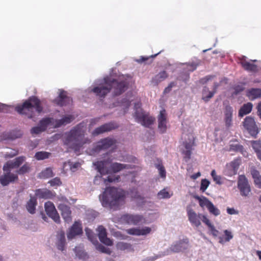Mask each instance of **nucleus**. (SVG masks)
Segmentation results:
<instances>
[{
    "instance_id": "1",
    "label": "nucleus",
    "mask_w": 261,
    "mask_h": 261,
    "mask_svg": "<svg viewBox=\"0 0 261 261\" xmlns=\"http://www.w3.org/2000/svg\"><path fill=\"white\" fill-rule=\"evenodd\" d=\"M104 83L95 87L92 90L96 96L105 97L111 89L113 90V95L118 96L123 93L128 88V83L126 79L118 80L107 77L103 79Z\"/></svg>"
},
{
    "instance_id": "2",
    "label": "nucleus",
    "mask_w": 261,
    "mask_h": 261,
    "mask_svg": "<svg viewBox=\"0 0 261 261\" xmlns=\"http://www.w3.org/2000/svg\"><path fill=\"white\" fill-rule=\"evenodd\" d=\"M126 198V192L124 190L114 187L108 188L101 197L100 196L101 204L104 207H109L117 210L123 205Z\"/></svg>"
},
{
    "instance_id": "3",
    "label": "nucleus",
    "mask_w": 261,
    "mask_h": 261,
    "mask_svg": "<svg viewBox=\"0 0 261 261\" xmlns=\"http://www.w3.org/2000/svg\"><path fill=\"white\" fill-rule=\"evenodd\" d=\"M85 133L83 126L77 125L66 133L64 144L75 151H79L84 144L90 142L89 139L85 138Z\"/></svg>"
},
{
    "instance_id": "4",
    "label": "nucleus",
    "mask_w": 261,
    "mask_h": 261,
    "mask_svg": "<svg viewBox=\"0 0 261 261\" xmlns=\"http://www.w3.org/2000/svg\"><path fill=\"white\" fill-rule=\"evenodd\" d=\"M43 109L40 100L35 96L30 97L22 105L17 106L15 109L18 113L25 115L29 118L34 117L35 111L40 114Z\"/></svg>"
},
{
    "instance_id": "5",
    "label": "nucleus",
    "mask_w": 261,
    "mask_h": 261,
    "mask_svg": "<svg viewBox=\"0 0 261 261\" xmlns=\"http://www.w3.org/2000/svg\"><path fill=\"white\" fill-rule=\"evenodd\" d=\"M106 161H97L93 163L94 166H95L96 169L100 174V176H95L94 179L95 183L96 182V178H101L102 175L111 173H117L123 169L130 168V166L129 165L115 162L111 164L110 168L109 169L106 166Z\"/></svg>"
},
{
    "instance_id": "6",
    "label": "nucleus",
    "mask_w": 261,
    "mask_h": 261,
    "mask_svg": "<svg viewBox=\"0 0 261 261\" xmlns=\"http://www.w3.org/2000/svg\"><path fill=\"white\" fill-rule=\"evenodd\" d=\"M134 117L138 122L145 127H149L155 121V118L143 111L135 112Z\"/></svg>"
},
{
    "instance_id": "7",
    "label": "nucleus",
    "mask_w": 261,
    "mask_h": 261,
    "mask_svg": "<svg viewBox=\"0 0 261 261\" xmlns=\"http://www.w3.org/2000/svg\"><path fill=\"white\" fill-rule=\"evenodd\" d=\"M122 222L128 224L138 225L145 223V220L143 216L126 214L121 217Z\"/></svg>"
},
{
    "instance_id": "8",
    "label": "nucleus",
    "mask_w": 261,
    "mask_h": 261,
    "mask_svg": "<svg viewBox=\"0 0 261 261\" xmlns=\"http://www.w3.org/2000/svg\"><path fill=\"white\" fill-rule=\"evenodd\" d=\"M238 187L242 196H247L249 195L251 192L250 186L247 178L244 175L239 176Z\"/></svg>"
},
{
    "instance_id": "9",
    "label": "nucleus",
    "mask_w": 261,
    "mask_h": 261,
    "mask_svg": "<svg viewBox=\"0 0 261 261\" xmlns=\"http://www.w3.org/2000/svg\"><path fill=\"white\" fill-rule=\"evenodd\" d=\"M244 127L253 137H256L258 133V129L253 118L248 116L243 122Z\"/></svg>"
},
{
    "instance_id": "10",
    "label": "nucleus",
    "mask_w": 261,
    "mask_h": 261,
    "mask_svg": "<svg viewBox=\"0 0 261 261\" xmlns=\"http://www.w3.org/2000/svg\"><path fill=\"white\" fill-rule=\"evenodd\" d=\"M227 84V79H224L220 81V83H215L212 91H210L209 89L207 87L205 86L203 87L202 92V99L205 102L208 101L211 98H212L214 94L216 92L218 88L223 83Z\"/></svg>"
},
{
    "instance_id": "11",
    "label": "nucleus",
    "mask_w": 261,
    "mask_h": 261,
    "mask_svg": "<svg viewBox=\"0 0 261 261\" xmlns=\"http://www.w3.org/2000/svg\"><path fill=\"white\" fill-rule=\"evenodd\" d=\"M45 211L47 215L51 218L56 223H60V218L54 203L51 201H47L44 204Z\"/></svg>"
},
{
    "instance_id": "12",
    "label": "nucleus",
    "mask_w": 261,
    "mask_h": 261,
    "mask_svg": "<svg viewBox=\"0 0 261 261\" xmlns=\"http://www.w3.org/2000/svg\"><path fill=\"white\" fill-rule=\"evenodd\" d=\"M188 140L189 142H184L183 144L186 150L182 151V153L184 155V158L186 162L191 159L193 147L195 145V139L191 135H188Z\"/></svg>"
},
{
    "instance_id": "13",
    "label": "nucleus",
    "mask_w": 261,
    "mask_h": 261,
    "mask_svg": "<svg viewBox=\"0 0 261 261\" xmlns=\"http://www.w3.org/2000/svg\"><path fill=\"white\" fill-rule=\"evenodd\" d=\"M116 143L115 139L106 138L101 139L98 142L94 148V151L95 152L99 151L101 150L107 149L112 146L114 145Z\"/></svg>"
},
{
    "instance_id": "14",
    "label": "nucleus",
    "mask_w": 261,
    "mask_h": 261,
    "mask_svg": "<svg viewBox=\"0 0 261 261\" xmlns=\"http://www.w3.org/2000/svg\"><path fill=\"white\" fill-rule=\"evenodd\" d=\"M118 127V125L114 122L105 123L96 128L92 133L93 136H97L105 132H109Z\"/></svg>"
},
{
    "instance_id": "15",
    "label": "nucleus",
    "mask_w": 261,
    "mask_h": 261,
    "mask_svg": "<svg viewBox=\"0 0 261 261\" xmlns=\"http://www.w3.org/2000/svg\"><path fill=\"white\" fill-rule=\"evenodd\" d=\"M187 215L190 223L195 226L198 227L201 225L200 219L202 221V214L197 215V214L191 208H187Z\"/></svg>"
},
{
    "instance_id": "16",
    "label": "nucleus",
    "mask_w": 261,
    "mask_h": 261,
    "mask_svg": "<svg viewBox=\"0 0 261 261\" xmlns=\"http://www.w3.org/2000/svg\"><path fill=\"white\" fill-rule=\"evenodd\" d=\"M54 101L58 106H65L72 102V98L67 95L66 91L61 90L59 96Z\"/></svg>"
},
{
    "instance_id": "17",
    "label": "nucleus",
    "mask_w": 261,
    "mask_h": 261,
    "mask_svg": "<svg viewBox=\"0 0 261 261\" xmlns=\"http://www.w3.org/2000/svg\"><path fill=\"white\" fill-rule=\"evenodd\" d=\"M98 232V235L100 241L107 246L113 245V241L107 237L106 229L103 226H99L97 229Z\"/></svg>"
},
{
    "instance_id": "18",
    "label": "nucleus",
    "mask_w": 261,
    "mask_h": 261,
    "mask_svg": "<svg viewBox=\"0 0 261 261\" xmlns=\"http://www.w3.org/2000/svg\"><path fill=\"white\" fill-rule=\"evenodd\" d=\"M158 128L161 133H164L167 129V114L165 109L161 110L158 117Z\"/></svg>"
},
{
    "instance_id": "19",
    "label": "nucleus",
    "mask_w": 261,
    "mask_h": 261,
    "mask_svg": "<svg viewBox=\"0 0 261 261\" xmlns=\"http://www.w3.org/2000/svg\"><path fill=\"white\" fill-rule=\"evenodd\" d=\"M58 207L60 211L61 215L64 221L67 223L71 222L72 218L71 211L70 207L64 203H60Z\"/></svg>"
},
{
    "instance_id": "20",
    "label": "nucleus",
    "mask_w": 261,
    "mask_h": 261,
    "mask_svg": "<svg viewBox=\"0 0 261 261\" xmlns=\"http://www.w3.org/2000/svg\"><path fill=\"white\" fill-rule=\"evenodd\" d=\"M189 245V239L187 238L179 240L175 244L172 245L170 249L174 252H179L184 250L187 249Z\"/></svg>"
},
{
    "instance_id": "21",
    "label": "nucleus",
    "mask_w": 261,
    "mask_h": 261,
    "mask_svg": "<svg viewBox=\"0 0 261 261\" xmlns=\"http://www.w3.org/2000/svg\"><path fill=\"white\" fill-rule=\"evenodd\" d=\"M6 172V173L0 176V182L3 186H7L10 182L18 179V176L16 174L11 173L10 172Z\"/></svg>"
},
{
    "instance_id": "22",
    "label": "nucleus",
    "mask_w": 261,
    "mask_h": 261,
    "mask_svg": "<svg viewBox=\"0 0 261 261\" xmlns=\"http://www.w3.org/2000/svg\"><path fill=\"white\" fill-rule=\"evenodd\" d=\"M22 133L20 130H13L8 132H4L2 134V139L4 140H13L20 138Z\"/></svg>"
},
{
    "instance_id": "23",
    "label": "nucleus",
    "mask_w": 261,
    "mask_h": 261,
    "mask_svg": "<svg viewBox=\"0 0 261 261\" xmlns=\"http://www.w3.org/2000/svg\"><path fill=\"white\" fill-rule=\"evenodd\" d=\"M82 232L81 224L77 222H75L67 233V238L69 240L72 239L75 236L81 234Z\"/></svg>"
},
{
    "instance_id": "24",
    "label": "nucleus",
    "mask_w": 261,
    "mask_h": 261,
    "mask_svg": "<svg viewBox=\"0 0 261 261\" xmlns=\"http://www.w3.org/2000/svg\"><path fill=\"white\" fill-rule=\"evenodd\" d=\"M250 172L253 179L254 185L256 187L261 189V175L254 166L250 167Z\"/></svg>"
},
{
    "instance_id": "25",
    "label": "nucleus",
    "mask_w": 261,
    "mask_h": 261,
    "mask_svg": "<svg viewBox=\"0 0 261 261\" xmlns=\"http://www.w3.org/2000/svg\"><path fill=\"white\" fill-rule=\"evenodd\" d=\"M35 195L39 199H51L54 196V194L46 189H37L35 191Z\"/></svg>"
},
{
    "instance_id": "26",
    "label": "nucleus",
    "mask_w": 261,
    "mask_h": 261,
    "mask_svg": "<svg viewBox=\"0 0 261 261\" xmlns=\"http://www.w3.org/2000/svg\"><path fill=\"white\" fill-rule=\"evenodd\" d=\"M74 119L72 115H68L62 117L61 119L55 120L54 122V126L55 128L60 127L62 125H65L70 123Z\"/></svg>"
},
{
    "instance_id": "27",
    "label": "nucleus",
    "mask_w": 261,
    "mask_h": 261,
    "mask_svg": "<svg viewBox=\"0 0 261 261\" xmlns=\"http://www.w3.org/2000/svg\"><path fill=\"white\" fill-rule=\"evenodd\" d=\"M246 96L251 100L261 97V89L251 88L246 91Z\"/></svg>"
},
{
    "instance_id": "28",
    "label": "nucleus",
    "mask_w": 261,
    "mask_h": 261,
    "mask_svg": "<svg viewBox=\"0 0 261 261\" xmlns=\"http://www.w3.org/2000/svg\"><path fill=\"white\" fill-rule=\"evenodd\" d=\"M230 150L239 152L245 158L248 156V152L244 147L239 143H231L229 144V151Z\"/></svg>"
},
{
    "instance_id": "29",
    "label": "nucleus",
    "mask_w": 261,
    "mask_h": 261,
    "mask_svg": "<svg viewBox=\"0 0 261 261\" xmlns=\"http://www.w3.org/2000/svg\"><path fill=\"white\" fill-rule=\"evenodd\" d=\"M89 239L91 240V242L95 245L96 249L99 251L100 252L102 253H105L107 254H111L112 251L109 248H106L104 246L102 245L101 244H99L97 240H94L93 239L90 237V236L88 235Z\"/></svg>"
},
{
    "instance_id": "30",
    "label": "nucleus",
    "mask_w": 261,
    "mask_h": 261,
    "mask_svg": "<svg viewBox=\"0 0 261 261\" xmlns=\"http://www.w3.org/2000/svg\"><path fill=\"white\" fill-rule=\"evenodd\" d=\"M202 222L207 226L213 236L217 237L219 235V231L215 229L214 226L206 216H202Z\"/></svg>"
},
{
    "instance_id": "31",
    "label": "nucleus",
    "mask_w": 261,
    "mask_h": 261,
    "mask_svg": "<svg viewBox=\"0 0 261 261\" xmlns=\"http://www.w3.org/2000/svg\"><path fill=\"white\" fill-rule=\"evenodd\" d=\"M37 204V199L35 197L31 196L30 200L27 203L26 208L28 211L31 214L35 213L36 206Z\"/></svg>"
},
{
    "instance_id": "32",
    "label": "nucleus",
    "mask_w": 261,
    "mask_h": 261,
    "mask_svg": "<svg viewBox=\"0 0 261 261\" xmlns=\"http://www.w3.org/2000/svg\"><path fill=\"white\" fill-rule=\"evenodd\" d=\"M240 64L243 68L248 71L256 72L257 71V66L255 64L251 63L245 60H242Z\"/></svg>"
},
{
    "instance_id": "33",
    "label": "nucleus",
    "mask_w": 261,
    "mask_h": 261,
    "mask_svg": "<svg viewBox=\"0 0 261 261\" xmlns=\"http://www.w3.org/2000/svg\"><path fill=\"white\" fill-rule=\"evenodd\" d=\"M168 76V73L165 71H162L152 79L151 82L154 85H157L159 83L167 78Z\"/></svg>"
},
{
    "instance_id": "34",
    "label": "nucleus",
    "mask_w": 261,
    "mask_h": 261,
    "mask_svg": "<svg viewBox=\"0 0 261 261\" xmlns=\"http://www.w3.org/2000/svg\"><path fill=\"white\" fill-rule=\"evenodd\" d=\"M253 108V105L251 102L244 104L240 109L239 115L240 117L247 115L251 112Z\"/></svg>"
},
{
    "instance_id": "35",
    "label": "nucleus",
    "mask_w": 261,
    "mask_h": 261,
    "mask_svg": "<svg viewBox=\"0 0 261 261\" xmlns=\"http://www.w3.org/2000/svg\"><path fill=\"white\" fill-rule=\"evenodd\" d=\"M57 248L59 250L63 251L65 245V238L64 231H60L58 234Z\"/></svg>"
},
{
    "instance_id": "36",
    "label": "nucleus",
    "mask_w": 261,
    "mask_h": 261,
    "mask_svg": "<svg viewBox=\"0 0 261 261\" xmlns=\"http://www.w3.org/2000/svg\"><path fill=\"white\" fill-rule=\"evenodd\" d=\"M242 163V159L241 158H237L233 160L230 163V166L232 170V174H236L238 170Z\"/></svg>"
},
{
    "instance_id": "37",
    "label": "nucleus",
    "mask_w": 261,
    "mask_h": 261,
    "mask_svg": "<svg viewBox=\"0 0 261 261\" xmlns=\"http://www.w3.org/2000/svg\"><path fill=\"white\" fill-rule=\"evenodd\" d=\"M194 198L198 200L199 205L202 207L206 206L207 208L212 203L205 197H200L199 196H195Z\"/></svg>"
},
{
    "instance_id": "38",
    "label": "nucleus",
    "mask_w": 261,
    "mask_h": 261,
    "mask_svg": "<svg viewBox=\"0 0 261 261\" xmlns=\"http://www.w3.org/2000/svg\"><path fill=\"white\" fill-rule=\"evenodd\" d=\"M54 176L52 169L50 168H46L39 174V177L41 178H48Z\"/></svg>"
},
{
    "instance_id": "39",
    "label": "nucleus",
    "mask_w": 261,
    "mask_h": 261,
    "mask_svg": "<svg viewBox=\"0 0 261 261\" xmlns=\"http://www.w3.org/2000/svg\"><path fill=\"white\" fill-rule=\"evenodd\" d=\"M52 118H45L41 120L39 122V125L41 128L42 130L45 131L47 126L51 123Z\"/></svg>"
},
{
    "instance_id": "40",
    "label": "nucleus",
    "mask_w": 261,
    "mask_h": 261,
    "mask_svg": "<svg viewBox=\"0 0 261 261\" xmlns=\"http://www.w3.org/2000/svg\"><path fill=\"white\" fill-rule=\"evenodd\" d=\"M18 166L16 165L14 161H11L7 162L3 167V170L5 172H10V169L18 168Z\"/></svg>"
},
{
    "instance_id": "41",
    "label": "nucleus",
    "mask_w": 261,
    "mask_h": 261,
    "mask_svg": "<svg viewBox=\"0 0 261 261\" xmlns=\"http://www.w3.org/2000/svg\"><path fill=\"white\" fill-rule=\"evenodd\" d=\"M18 166L16 165L14 161H11L7 162L3 167V170L5 172H10V169L18 168Z\"/></svg>"
},
{
    "instance_id": "42",
    "label": "nucleus",
    "mask_w": 261,
    "mask_h": 261,
    "mask_svg": "<svg viewBox=\"0 0 261 261\" xmlns=\"http://www.w3.org/2000/svg\"><path fill=\"white\" fill-rule=\"evenodd\" d=\"M51 153L46 151H38L35 153V158L37 160H42L48 159Z\"/></svg>"
},
{
    "instance_id": "43",
    "label": "nucleus",
    "mask_w": 261,
    "mask_h": 261,
    "mask_svg": "<svg viewBox=\"0 0 261 261\" xmlns=\"http://www.w3.org/2000/svg\"><path fill=\"white\" fill-rule=\"evenodd\" d=\"M74 251L76 256L79 259H86L88 258V255L87 253L82 249H81L78 247H75L74 249Z\"/></svg>"
},
{
    "instance_id": "44",
    "label": "nucleus",
    "mask_w": 261,
    "mask_h": 261,
    "mask_svg": "<svg viewBox=\"0 0 261 261\" xmlns=\"http://www.w3.org/2000/svg\"><path fill=\"white\" fill-rule=\"evenodd\" d=\"M250 143L255 153L261 151V141H251Z\"/></svg>"
},
{
    "instance_id": "45",
    "label": "nucleus",
    "mask_w": 261,
    "mask_h": 261,
    "mask_svg": "<svg viewBox=\"0 0 261 261\" xmlns=\"http://www.w3.org/2000/svg\"><path fill=\"white\" fill-rule=\"evenodd\" d=\"M30 170V165L28 163H26L21 167H20L16 172L18 174L21 175L24 174L27 172H29Z\"/></svg>"
},
{
    "instance_id": "46",
    "label": "nucleus",
    "mask_w": 261,
    "mask_h": 261,
    "mask_svg": "<svg viewBox=\"0 0 261 261\" xmlns=\"http://www.w3.org/2000/svg\"><path fill=\"white\" fill-rule=\"evenodd\" d=\"M211 176H212L213 179L214 181L216 182V184L218 185L222 184L221 177L220 175H217L216 171L215 170H213L212 171Z\"/></svg>"
},
{
    "instance_id": "47",
    "label": "nucleus",
    "mask_w": 261,
    "mask_h": 261,
    "mask_svg": "<svg viewBox=\"0 0 261 261\" xmlns=\"http://www.w3.org/2000/svg\"><path fill=\"white\" fill-rule=\"evenodd\" d=\"M207 209L211 214L215 216H218L220 214L219 210L215 207L212 203L207 207Z\"/></svg>"
},
{
    "instance_id": "48",
    "label": "nucleus",
    "mask_w": 261,
    "mask_h": 261,
    "mask_svg": "<svg viewBox=\"0 0 261 261\" xmlns=\"http://www.w3.org/2000/svg\"><path fill=\"white\" fill-rule=\"evenodd\" d=\"M130 195L132 198L135 199H143V197L139 194L137 189H133L130 190Z\"/></svg>"
},
{
    "instance_id": "49",
    "label": "nucleus",
    "mask_w": 261,
    "mask_h": 261,
    "mask_svg": "<svg viewBox=\"0 0 261 261\" xmlns=\"http://www.w3.org/2000/svg\"><path fill=\"white\" fill-rule=\"evenodd\" d=\"M210 182L206 179H202L201 180L200 190L202 192H204L208 187Z\"/></svg>"
},
{
    "instance_id": "50",
    "label": "nucleus",
    "mask_w": 261,
    "mask_h": 261,
    "mask_svg": "<svg viewBox=\"0 0 261 261\" xmlns=\"http://www.w3.org/2000/svg\"><path fill=\"white\" fill-rule=\"evenodd\" d=\"M131 245L129 244L124 242H119L117 244V248L121 250L129 249Z\"/></svg>"
},
{
    "instance_id": "51",
    "label": "nucleus",
    "mask_w": 261,
    "mask_h": 261,
    "mask_svg": "<svg viewBox=\"0 0 261 261\" xmlns=\"http://www.w3.org/2000/svg\"><path fill=\"white\" fill-rule=\"evenodd\" d=\"M156 167L159 171L160 176L162 178H165L166 176V172L163 165L162 164H158L156 165Z\"/></svg>"
},
{
    "instance_id": "52",
    "label": "nucleus",
    "mask_w": 261,
    "mask_h": 261,
    "mask_svg": "<svg viewBox=\"0 0 261 261\" xmlns=\"http://www.w3.org/2000/svg\"><path fill=\"white\" fill-rule=\"evenodd\" d=\"M119 176H109L107 178L103 179L104 182L107 184V182H112L115 181H118L120 180Z\"/></svg>"
},
{
    "instance_id": "53",
    "label": "nucleus",
    "mask_w": 261,
    "mask_h": 261,
    "mask_svg": "<svg viewBox=\"0 0 261 261\" xmlns=\"http://www.w3.org/2000/svg\"><path fill=\"white\" fill-rule=\"evenodd\" d=\"M158 196L160 198H169L170 197V195L168 191L165 189H163L160 191L158 194Z\"/></svg>"
},
{
    "instance_id": "54",
    "label": "nucleus",
    "mask_w": 261,
    "mask_h": 261,
    "mask_svg": "<svg viewBox=\"0 0 261 261\" xmlns=\"http://www.w3.org/2000/svg\"><path fill=\"white\" fill-rule=\"evenodd\" d=\"M48 183L52 187L60 186L62 184L60 179L58 177H55L49 181Z\"/></svg>"
},
{
    "instance_id": "55",
    "label": "nucleus",
    "mask_w": 261,
    "mask_h": 261,
    "mask_svg": "<svg viewBox=\"0 0 261 261\" xmlns=\"http://www.w3.org/2000/svg\"><path fill=\"white\" fill-rule=\"evenodd\" d=\"M128 234L131 235L139 236L140 228H132L126 230Z\"/></svg>"
},
{
    "instance_id": "56",
    "label": "nucleus",
    "mask_w": 261,
    "mask_h": 261,
    "mask_svg": "<svg viewBox=\"0 0 261 261\" xmlns=\"http://www.w3.org/2000/svg\"><path fill=\"white\" fill-rule=\"evenodd\" d=\"M151 228L149 227H144L140 228L139 236H145L151 232Z\"/></svg>"
},
{
    "instance_id": "57",
    "label": "nucleus",
    "mask_w": 261,
    "mask_h": 261,
    "mask_svg": "<svg viewBox=\"0 0 261 261\" xmlns=\"http://www.w3.org/2000/svg\"><path fill=\"white\" fill-rule=\"evenodd\" d=\"M198 65L199 63L194 62L190 63L187 65V69L190 71H193L197 68Z\"/></svg>"
},
{
    "instance_id": "58",
    "label": "nucleus",
    "mask_w": 261,
    "mask_h": 261,
    "mask_svg": "<svg viewBox=\"0 0 261 261\" xmlns=\"http://www.w3.org/2000/svg\"><path fill=\"white\" fill-rule=\"evenodd\" d=\"M25 160V157L21 156L15 158L13 161L16 165L19 167Z\"/></svg>"
},
{
    "instance_id": "59",
    "label": "nucleus",
    "mask_w": 261,
    "mask_h": 261,
    "mask_svg": "<svg viewBox=\"0 0 261 261\" xmlns=\"http://www.w3.org/2000/svg\"><path fill=\"white\" fill-rule=\"evenodd\" d=\"M161 51L158 53L157 54L154 55H151L149 57H141V58L138 60L139 62L142 63V62H145L147 61L148 60H149L150 58L153 59L155 58L158 55H159Z\"/></svg>"
},
{
    "instance_id": "60",
    "label": "nucleus",
    "mask_w": 261,
    "mask_h": 261,
    "mask_svg": "<svg viewBox=\"0 0 261 261\" xmlns=\"http://www.w3.org/2000/svg\"><path fill=\"white\" fill-rule=\"evenodd\" d=\"M43 132V130H42L39 125L33 127L31 130V133L32 134H39Z\"/></svg>"
},
{
    "instance_id": "61",
    "label": "nucleus",
    "mask_w": 261,
    "mask_h": 261,
    "mask_svg": "<svg viewBox=\"0 0 261 261\" xmlns=\"http://www.w3.org/2000/svg\"><path fill=\"white\" fill-rule=\"evenodd\" d=\"M213 77H214V76H212V75L206 76L205 77L199 80V83L201 84H204L206 83L207 82H208L209 80H211Z\"/></svg>"
},
{
    "instance_id": "62",
    "label": "nucleus",
    "mask_w": 261,
    "mask_h": 261,
    "mask_svg": "<svg viewBox=\"0 0 261 261\" xmlns=\"http://www.w3.org/2000/svg\"><path fill=\"white\" fill-rule=\"evenodd\" d=\"M257 115L259 117L260 119H261V102H259L258 104V106L257 107Z\"/></svg>"
},
{
    "instance_id": "63",
    "label": "nucleus",
    "mask_w": 261,
    "mask_h": 261,
    "mask_svg": "<svg viewBox=\"0 0 261 261\" xmlns=\"http://www.w3.org/2000/svg\"><path fill=\"white\" fill-rule=\"evenodd\" d=\"M201 173L200 172H198L197 173L194 174L191 176V178L193 179H196L199 176H200Z\"/></svg>"
},
{
    "instance_id": "64",
    "label": "nucleus",
    "mask_w": 261,
    "mask_h": 261,
    "mask_svg": "<svg viewBox=\"0 0 261 261\" xmlns=\"http://www.w3.org/2000/svg\"><path fill=\"white\" fill-rule=\"evenodd\" d=\"M6 105L0 103V112H5L6 110Z\"/></svg>"
}]
</instances>
